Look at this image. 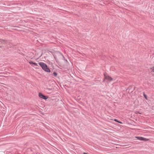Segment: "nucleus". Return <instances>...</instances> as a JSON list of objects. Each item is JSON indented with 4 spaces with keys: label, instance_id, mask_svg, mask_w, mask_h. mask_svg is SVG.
Listing matches in <instances>:
<instances>
[{
    "label": "nucleus",
    "instance_id": "obj_1",
    "mask_svg": "<svg viewBox=\"0 0 154 154\" xmlns=\"http://www.w3.org/2000/svg\"><path fill=\"white\" fill-rule=\"evenodd\" d=\"M39 64L41 66L42 69L45 71L47 72H50L49 69L48 68L47 65L45 63L43 62H39Z\"/></svg>",
    "mask_w": 154,
    "mask_h": 154
},
{
    "label": "nucleus",
    "instance_id": "obj_2",
    "mask_svg": "<svg viewBox=\"0 0 154 154\" xmlns=\"http://www.w3.org/2000/svg\"><path fill=\"white\" fill-rule=\"evenodd\" d=\"M104 79L107 80L109 82L113 80L112 78L108 75L106 73H104Z\"/></svg>",
    "mask_w": 154,
    "mask_h": 154
},
{
    "label": "nucleus",
    "instance_id": "obj_3",
    "mask_svg": "<svg viewBox=\"0 0 154 154\" xmlns=\"http://www.w3.org/2000/svg\"><path fill=\"white\" fill-rule=\"evenodd\" d=\"M38 96L41 98L43 99L44 100H46L48 98V97H46V96L44 95L42 93H39L38 94Z\"/></svg>",
    "mask_w": 154,
    "mask_h": 154
},
{
    "label": "nucleus",
    "instance_id": "obj_4",
    "mask_svg": "<svg viewBox=\"0 0 154 154\" xmlns=\"http://www.w3.org/2000/svg\"><path fill=\"white\" fill-rule=\"evenodd\" d=\"M137 138L138 140H143L144 141H148L149 140V139H146V138H143L142 137H136Z\"/></svg>",
    "mask_w": 154,
    "mask_h": 154
},
{
    "label": "nucleus",
    "instance_id": "obj_5",
    "mask_svg": "<svg viewBox=\"0 0 154 154\" xmlns=\"http://www.w3.org/2000/svg\"><path fill=\"white\" fill-rule=\"evenodd\" d=\"M151 69L152 70V72L154 73V66L151 68Z\"/></svg>",
    "mask_w": 154,
    "mask_h": 154
},
{
    "label": "nucleus",
    "instance_id": "obj_6",
    "mask_svg": "<svg viewBox=\"0 0 154 154\" xmlns=\"http://www.w3.org/2000/svg\"><path fill=\"white\" fill-rule=\"evenodd\" d=\"M53 75L54 76H56L57 75V73L55 72H54L53 73Z\"/></svg>",
    "mask_w": 154,
    "mask_h": 154
},
{
    "label": "nucleus",
    "instance_id": "obj_7",
    "mask_svg": "<svg viewBox=\"0 0 154 154\" xmlns=\"http://www.w3.org/2000/svg\"><path fill=\"white\" fill-rule=\"evenodd\" d=\"M29 63L30 64H33V62L32 61H30L29 62Z\"/></svg>",
    "mask_w": 154,
    "mask_h": 154
},
{
    "label": "nucleus",
    "instance_id": "obj_8",
    "mask_svg": "<svg viewBox=\"0 0 154 154\" xmlns=\"http://www.w3.org/2000/svg\"><path fill=\"white\" fill-rule=\"evenodd\" d=\"M33 64H34V65L35 66H37L38 65L36 63H33Z\"/></svg>",
    "mask_w": 154,
    "mask_h": 154
},
{
    "label": "nucleus",
    "instance_id": "obj_9",
    "mask_svg": "<svg viewBox=\"0 0 154 154\" xmlns=\"http://www.w3.org/2000/svg\"><path fill=\"white\" fill-rule=\"evenodd\" d=\"M114 120L117 122H119V121H118V120H117L116 119H115Z\"/></svg>",
    "mask_w": 154,
    "mask_h": 154
},
{
    "label": "nucleus",
    "instance_id": "obj_10",
    "mask_svg": "<svg viewBox=\"0 0 154 154\" xmlns=\"http://www.w3.org/2000/svg\"><path fill=\"white\" fill-rule=\"evenodd\" d=\"M144 96L145 97V98L146 99H147V97H146V95H144Z\"/></svg>",
    "mask_w": 154,
    "mask_h": 154
},
{
    "label": "nucleus",
    "instance_id": "obj_11",
    "mask_svg": "<svg viewBox=\"0 0 154 154\" xmlns=\"http://www.w3.org/2000/svg\"><path fill=\"white\" fill-rule=\"evenodd\" d=\"M119 123H120V124H122V122H120V121H119Z\"/></svg>",
    "mask_w": 154,
    "mask_h": 154
}]
</instances>
